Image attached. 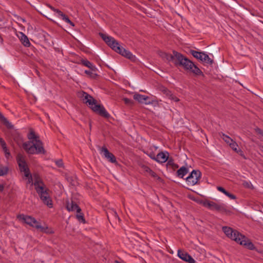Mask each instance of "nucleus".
<instances>
[{
  "label": "nucleus",
  "instance_id": "47",
  "mask_svg": "<svg viewBox=\"0 0 263 263\" xmlns=\"http://www.w3.org/2000/svg\"><path fill=\"white\" fill-rule=\"evenodd\" d=\"M236 153H238V154H239L240 156H242L244 158H245V159H246L245 156V155H244V154H243V152H242L241 150H240V149L238 150V151H237V152H236Z\"/></svg>",
  "mask_w": 263,
  "mask_h": 263
},
{
  "label": "nucleus",
  "instance_id": "54",
  "mask_svg": "<svg viewBox=\"0 0 263 263\" xmlns=\"http://www.w3.org/2000/svg\"><path fill=\"white\" fill-rule=\"evenodd\" d=\"M149 157L152 159V158H154V157H155L154 154H151L149 155Z\"/></svg>",
  "mask_w": 263,
  "mask_h": 263
},
{
  "label": "nucleus",
  "instance_id": "23",
  "mask_svg": "<svg viewBox=\"0 0 263 263\" xmlns=\"http://www.w3.org/2000/svg\"><path fill=\"white\" fill-rule=\"evenodd\" d=\"M58 16L60 17H61L63 21H64L65 22L69 24L71 26H74V24L72 22L68 17L64 14L61 11H60V12H59L58 13Z\"/></svg>",
  "mask_w": 263,
  "mask_h": 263
},
{
  "label": "nucleus",
  "instance_id": "25",
  "mask_svg": "<svg viewBox=\"0 0 263 263\" xmlns=\"http://www.w3.org/2000/svg\"><path fill=\"white\" fill-rule=\"evenodd\" d=\"M191 67H192V69H189V70L191 71L195 74H196V75H203L202 71L194 64V65L191 66Z\"/></svg>",
  "mask_w": 263,
  "mask_h": 263
},
{
  "label": "nucleus",
  "instance_id": "56",
  "mask_svg": "<svg viewBox=\"0 0 263 263\" xmlns=\"http://www.w3.org/2000/svg\"><path fill=\"white\" fill-rule=\"evenodd\" d=\"M261 148L263 149V145L261 146Z\"/></svg>",
  "mask_w": 263,
  "mask_h": 263
},
{
  "label": "nucleus",
  "instance_id": "5",
  "mask_svg": "<svg viewBox=\"0 0 263 263\" xmlns=\"http://www.w3.org/2000/svg\"><path fill=\"white\" fill-rule=\"evenodd\" d=\"M83 97L86 100V103L91 105V108L95 112L99 114L101 116L105 118H109L110 115L106 110L103 106L97 104V101L87 93L84 92Z\"/></svg>",
  "mask_w": 263,
  "mask_h": 263
},
{
  "label": "nucleus",
  "instance_id": "27",
  "mask_svg": "<svg viewBox=\"0 0 263 263\" xmlns=\"http://www.w3.org/2000/svg\"><path fill=\"white\" fill-rule=\"evenodd\" d=\"M175 52H178L174 50L173 51V54L167 53V55H166L165 59H166L168 62L173 61L174 62L175 60H176V56L175 55Z\"/></svg>",
  "mask_w": 263,
  "mask_h": 263
},
{
  "label": "nucleus",
  "instance_id": "31",
  "mask_svg": "<svg viewBox=\"0 0 263 263\" xmlns=\"http://www.w3.org/2000/svg\"><path fill=\"white\" fill-rule=\"evenodd\" d=\"M229 146L233 151L236 152H237V147L238 145L235 141H233L231 143H230Z\"/></svg>",
  "mask_w": 263,
  "mask_h": 263
},
{
  "label": "nucleus",
  "instance_id": "1",
  "mask_svg": "<svg viewBox=\"0 0 263 263\" xmlns=\"http://www.w3.org/2000/svg\"><path fill=\"white\" fill-rule=\"evenodd\" d=\"M28 138L32 140V145H30L31 142H25L23 144L24 149L30 154H45V151L43 147V142L40 140L39 136L36 135L33 130H31L28 135Z\"/></svg>",
  "mask_w": 263,
  "mask_h": 263
},
{
  "label": "nucleus",
  "instance_id": "43",
  "mask_svg": "<svg viewBox=\"0 0 263 263\" xmlns=\"http://www.w3.org/2000/svg\"><path fill=\"white\" fill-rule=\"evenodd\" d=\"M28 181L27 183L29 184H31L32 185H33L34 182L32 176H30V177H27Z\"/></svg>",
  "mask_w": 263,
  "mask_h": 263
},
{
  "label": "nucleus",
  "instance_id": "41",
  "mask_svg": "<svg viewBox=\"0 0 263 263\" xmlns=\"http://www.w3.org/2000/svg\"><path fill=\"white\" fill-rule=\"evenodd\" d=\"M168 98L171 100H174L175 102H178L179 101V99L176 96H174L172 93L171 94Z\"/></svg>",
  "mask_w": 263,
  "mask_h": 263
},
{
  "label": "nucleus",
  "instance_id": "28",
  "mask_svg": "<svg viewBox=\"0 0 263 263\" xmlns=\"http://www.w3.org/2000/svg\"><path fill=\"white\" fill-rule=\"evenodd\" d=\"M221 137L229 145H230V143H231L233 141V140L232 139H231L230 137L225 135L224 134L222 133Z\"/></svg>",
  "mask_w": 263,
  "mask_h": 263
},
{
  "label": "nucleus",
  "instance_id": "2",
  "mask_svg": "<svg viewBox=\"0 0 263 263\" xmlns=\"http://www.w3.org/2000/svg\"><path fill=\"white\" fill-rule=\"evenodd\" d=\"M222 231L229 238L235 240L238 243L245 246L250 250L255 249L254 244L250 239L237 230H233L230 227L225 226L222 227Z\"/></svg>",
  "mask_w": 263,
  "mask_h": 263
},
{
  "label": "nucleus",
  "instance_id": "16",
  "mask_svg": "<svg viewBox=\"0 0 263 263\" xmlns=\"http://www.w3.org/2000/svg\"><path fill=\"white\" fill-rule=\"evenodd\" d=\"M134 99L138 101L139 103H144L145 104H149L151 103L150 101H147L149 99V97L138 93H135L134 95Z\"/></svg>",
  "mask_w": 263,
  "mask_h": 263
},
{
  "label": "nucleus",
  "instance_id": "9",
  "mask_svg": "<svg viewBox=\"0 0 263 263\" xmlns=\"http://www.w3.org/2000/svg\"><path fill=\"white\" fill-rule=\"evenodd\" d=\"M16 161L21 172L29 168L24 156L21 154H18L17 155Z\"/></svg>",
  "mask_w": 263,
  "mask_h": 263
},
{
  "label": "nucleus",
  "instance_id": "30",
  "mask_svg": "<svg viewBox=\"0 0 263 263\" xmlns=\"http://www.w3.org/2000/svg\"><path fill=\"white\" fill-rule=\"evenodd\" d=\"M76 217H77V219L79 221H81L82 222H83V223H85L86 222L85 221V218L84 217V215L81 212H80V213H77V214L76 215Z\"/></svg>",
  "mask_w": 263,
  "mask_h": 263
},
{
  "label": "nucleus",
  "instance_id": "18",
  "mask_svg": "<svg viewBox=\"0 0 263 263\" xmlns=\"http://www.w3.org/2000/svg\"><path fill=\"white\" fill-rule=\"evenodd\" d=\"M80 63L83 66L87 67L92 71H96L97 70L96 66L93 65L87 59H81Z\"/></svg>",
  "mask_w": 263,
  "mask_h": 263
},
{
  "label": "nucleus",
  "instance_id": "40",
  "mask_svg": "<svg viewBox=\"0 0 263 263\" xmlns=\"http://www.w3.org/2000/svg\"><path fill=\"white\" fill-rule=\"evenodd\" d=\"M47 6L51 9L52 10V11H53L54 12H55L57 14L59 13V12H60V10L58 9H55L54 7H53V6H52L51 5H50V4H47Z\"/></svg>",
  "mask_w": 263,
  "mask_h": 263
},
{
  "label": "nucleus",
  "instance_id": "22",
  "mask_svg": "<svg viewBox=\"0 0 263 263\" xmlns=\"http://www.w3.org/2000/svg\"><path fill=\"white\" fill-rule=\"evenodd\" d=\"M41 200L43 201V202L48 206L49 208L52 207V201L50 197V196H41L40 197Z\"/></svg>",
  "mask_w": 263,
  "mask_h": 263
},
{
  "label": "nucleus",
  "instance_id": "20",
  "mask_svg": "<svg viewBox=\"0 0 263 263\" xmlns=\"http://www.w3.org/2000/svg\"><path fill=\"white\" fill-rule=\"evenodd\" d=\"M19 38L22 43L25 47H29L30 46V43L29 41L28 37L23 33L21 32Z\"/></svg>",
  "mask_w": 263,
  "mask_h": 263
},
{
  "label": "nucleus",
  "instance_id": "44",
  "mask_svg": "<svg viewBox=\"0 0 263 263\" xmlns=\"http://www.w3.org/2000/svg\"><path fill=\"white\" fill-rule=\"evenodd\" d=\"M217 189L219 191L223 193L224 194H226L227 192L223 187L221 186H217Z\"/></svg>",
  "mask_w": 263,
  "mask_h": 263
},
{
  "label": "nucleus",
  "instance_id": "46",
  "mask_svg": "<svg viewBox=\"0 0 263 263\" xmlns=\"http://www.w3.org/2000/svg\"><path fill=\"white\" fill-rule=\"evenodd\" d=\"M124 101L125 102V104H130L131 102H132V100L128 99V98H124Z\"/></svg>",
  "mask_w": 263,
  "mask_h": 263
},
{
  "label": "nucleus",
  "instance_id": "15",
  "mask_svg": "<svg viewBox=\"0 0 263 263\" xmlns=\"http://www.w3.org/2000/svg\"><path fill=\"white\" fill-rule=\"evenodd\" d=\"M34 179V183L33 185L35 187V190L37 189L38 187H41L45 185V183H44L43 180L40 177V175L37 174H33V178Z\"/></svg>",
  "mask_w": 263,
  "mask_h": 263
},
{
  "label": "nucleus",
  "instance_id": "24",
  "mask_svg": "<svg viewBox=\"0 0 263 263\" xmlns=\"http://www.w3.org/2000/svg\"><path fill=\"white\" fill-rule=\"evenodd\" d=\"M190 52L196 59L200 60V61H202L203 52H199L194 50H191Z\"/></svg>",
  "mask_w": 263,
  "mask_h": 263
},
{
  "label": "nucleus",
  "instance_id": "39",
  "mask_svg": "<svg viewBox=\"0 0 263 263\" xmlns=\"http://www.w3.org/2000/svg\"><path fill=\"white\" fill-rule=\"evenodd\" d=\"M57 165L59 167H62L63 166V163L62 159H59L55 161Z\"/></svg>",
  "mask_w": 263,
  "mask_h": 263
},
{
  "label": "nucleus",
  "instance_id": "32",
  "mask_svg": "<svg viewBox=\"0 0 263 263\" xmlns=\"http://www.w3.org/2000/svg\"><path fill=\"white\" fill-rule=\"evenodd\" d=\"M161 91L168 97H169V96L172 93V92L168 89L164 87H162L161 88Z\"/></svg>",
  "mask_w": 263,
  "mask_h": 263
},
{
  "label": "nucleus",
  "instance_id": "3",
  "mask_svg": "<svg viewBox=\"0 0 263 263\" xmlns=\"http://www.w3.org/2000/svg\"><path fill=\"white\" fill-rule=\"evenodd\" d=\"M99 35L103 40L116 52L132 60L135 59V57L129 51L122 47L114 37L101 32L99 33Z\"/></svg>",
  "mask_w": 263,
  "mask_h": 263
},
{
  "label": "nucleus",
  "instance_id": "35",
  "mask_svg": "<svg viewBox=\"0 0 263 263\" xmlns=\"http://www.w3.org/2000/svg\"><path fill=\"white\" fill-rule=\"evenodd\" d=\"M22 172L24 173V176L27 178L28 177H30V176H32V175L30 173L29 168H27L25 170V171H23Z\"/></svg>",
  "mask_w": 263,
  "mask_h": 263
},
{
  "label": "nucleus",
  "instance_id": "10",
  "mask_svg": "<svg viewBox=\"0 0 263 263\" xmlns=\"http://www.w3.org/2000/svg\"><path fill=\"white\" fill-rule=\"evenodd\" d=\"M101 153H103L104 157L110 162L113 163H117L115 156L107 148L104 146L101 148Z\"/></svg>",
  "mask_w": 263,
  "mask_h": 263
},
{
  "label": "nucleus",
  "instance_id": "14",
  "mask_svg": "<svg viewBox=\"0 0 263 263\" xmlns=\"http://www.w3.org/2000/svg\"><path fill=\"white\" fill-rule=\"evenodd\" d=\"M66 208L69 211H76L77 213H80L81 211V208L72 200L70 202H67L66 203Z\"/></svg>",
  "mask_w": 263,
  "mask_h": 263
},
{
  "label": "nucleus",
  "instance_id": "52",
  "mask_svg": "<svg viewBox=\"0 0 263 263\" xmlns=\"http://www.w3.org/2000/svg\"><path fill=\"white\" fill-rule=\"evenodd\" d=\"M89 126L90 130H91V121H90L89 123Z\"/></svg>",
  "mask_w": 263,
  "mask_h": 263
},
{
  "label": "nucleus",
  "instance_id": "26",
  "mask_svg": "<svg viewBox=\"0 0 263 263\" xmlns=\"http://www.w3.org/2000/svg\"><path fill=\"white\" fill-rule=\"evenodd\" d=\"M203 57H202V61L201 62H204L206 64L212 65L214 63L213 60L211 59L209 56L204 52H203Z\"/></svg>",
  "mask_w": 263,
  "mask_h": 263
},
{
  "label": "nucleus",
  "instance_id": "13",
  "mask_svg": "<svg viewBox=\"0 0 263 263\" xmlns=\"http://www.w3.org/2000/svg\"><path fill=\"white\" fill-rule=\"evenodd\" d=\"M169 154L167 152H160L158 153L156 157H154L152 158V159L156 161L159 163H164L165 162L168 158Z\"/></svg>",
  "mask_w": 263,
  "mask_h": 263
},
{
  "label": "nucleus",
  "instance_id": "37",
  "mask_svg": "<svg viewBox=\"0 0 263 263\" xmlns=\"http://www.w3.org/2000/svg\"><path fill=\"white\" fill-rule=\"evenodd\" d=\"M141 168L143 169V171H144L145 172H147V173H148L152 170L148 166H147L146 165H142L141 166Z\"/></svg>",
  "mask_w": 263,
  "mask_h": 263
},
{
  "label": "nucleus",
  "instance_id": "48",
  "mask_svg": "<svg viewBox=\"0 0 263 263\" xmlns=\"http://www.w3.org/2000/svg\"><path fill=\"white\" fill-rule=\"evenodd\" d=\"M167 53H166V52H161V53L160 54V57L163 58V59H165L166 58V56L167 55Z\"/></svg>",
  "mask_w": 263,
  "mask_h": 263
},
{
  "label": "nucleus",
  "instance_id": "55",
  "mask_svg": "<svg viewBox=\"0 0 263 263\" xmlns=\"http://www.w3.org/2000/svg\"><path fill=\"white\" fill-rule=\"evenodd\" d=\"M115 263H120V262L117 260H116V261H115Z\"/></svg>",
  "mask_w": 263,
  "mask_h": 263
},
{
  "label": "nucleus",
  "instance_id": "53",
  "mask_svg": "<svg viewBox=\"0 0 263 263\" xmlns=\"http://www.w3.org/2000/svg\"><path fill=\"white\" fill-rule=\"evenodd\" d=\"M259 133L263 136V130L259 129Z\"/></svg>",
  "mask_w": 263,
  "mask_h": 263
},
{
  "label": "nucleus",
  "instance_id": "4",
  "mask_svg": "<svg viewBox=\"0 0 263 263\" xmlns=\"http://www.w3.org/2000/svg\"><path fill=\"white\" fill-rule=\"evenodd\" d=\"M17 218L24 220L26 224L35 228L41 232L46 234H52L53 233V231L46 225L42 226L41 222L37 221L34 218L31 216L21 214L17 216Z\"/></svg>",
  "mask_w": 263,
  "mask_h": 263
},
{
  "label": "nucleus",
  "instance_id": "7",
  "mask_svg": "<svg viewBox=\"0 0 263 263\" xmlns=\"http://www.w3.org/2000/svg\"><path fill=\"white\" fill-rule=\"evenodd\" d=\"M175 53L176 60H175L174 64L175 66L183 67L185 70H187L192 69L191 66L194 65V63L191 61L179 52H175Z\"/></svg>",
  "mask_w": 263,
  "mask_h": 263
},
{
  "label": "nucleus",
  "instance_id": "33",
  "mask_svg": "<svg viewBox=\"0 0 263 263\" xmlns=\"http://www.w3.org/2000/svg\"><path fill=\"white\" fill-rule=\"evenodd\" d=\"M242 185L244 187L248 188V189H251L253 187L252 184L250 182H248L247 181H243L242 182Z\"/></svg>",
  "mask_w": 263,
  "mask_h": 263
},
{
  "label": "nucleus",
  "instance_id": "42",
  "mask_svg": "<svg viewBox=\"0 0 263 263\" xmlns=\"http://www.w3.org/2000/svg\"><path fill=\"white\" fill-rule=\"evenodd\" d=\"M225 195L226 196H227L228 197H229V198H230L231 199H236V196L234 195L231 194L230 193L228 192V191L227 192L226 194H225Z\"/></svg>",
  "mask_w": 263,
  "mask_h": 263
},
{
  "label": "nucleus",
  "instance_id": "8",
  "mask_svg": "<svg viewBox=\"0 0 263 263\" xmlns=\"http://www.w3.org/2000/svg\"><path fill=\"white\" fill-rule=\"evenodd\" d=\"M201 177V172L198 170H194L190 174L189 176L185 178V180L187 185L192 186L199 183Z\"/></svg>",
  "mask_w": 263,
  "mask_h": 263
},
{
  "label": "nucleus",
  "instance_id": "19",
  "mask_svg": "<svg viewBox=\"0 0 263 263\" xmlns=\"http://www.w3.org/2000/svg\"><path fill=\"white\" fill-rule=\"evenodd\" d=\"M188 172L189 169L186 167L183 166L177 171V176L180 178H183L184 176L186 175Z\"/></svg>",
  "mask_w": 263,
  "mask_h": 263
},
{
  "label": "nucleus",
  "instance_id": "45",
  "mask_svg": "<svg viewBox=\"0 0 263 263\" xmlns=\"http://www.w3.org/2000/svg\"><path fill=\"white\" fill-rule=\"evenodd\" d=\"M85 73L88 75H89L90 77H94L93 76V73H92V71L90 70H86L85 71Z\"/></svg>",
  "mask_w": 263,
  "mask_h": 263
},
{
  "label": "nucleus",
  "instance_id": "6",
  "mask_svg": "<svg viewBox=\"0 0 263 263\" xmlns=\"http://www.w3.org/2000/svg\"><path fill=\"white\" fill-rule=\"evenodd\" d=\"M200 203L211 210H215L218 212L226 214L230 212V211L228 209V206L222 203H217L212 201L204 200H202Z\"/></svg>",
  "mask_w": 263,
  "mask_h": 263
},
{
  "label": "nucleus",
  "instance_id": "21",
  "mask_svg": "<svg viewBox=\"0 0 263 263\" xmlns=\"http://www.w3.org/2000/svg\"><path fill=\"white\" fill-rule=\"evenodd\" d=\"M0 120L3 124L9 129H12L13 125L5 118L3 115L0 112Z\"/></svg>",
  "mask_w": 263,
  "mask_h": 263
},
{
  "label": "nucleus",
  "instance_id": "36",
  "mask_svg": "<svg viewBox=\"0 0 263 263\" xmlns=\"http://www.w3.org/2000/svg\"><path fill=\"white\" fill-rule=\"evenodd\" d=\"M0 145L2 149L7 147L6 143L2 138H0Z\"/></svg>",
  "mask_w": 263,
  "mask_h": 263
},
{
  "label": "nucleus",
  "instance_id": "11",
  "mask_svg": "<svg viewBox=\"0 0 263 263\" xmlns=\"http://www.w3.org/2000/svg\"><path fill=\"white\" fill-rule=\"evenodd\" d=\"M106 215L110 223H111V222H116L117 221H119L120 220L116 211L113 209H108L106 211Z\"/></svg>",
  "mask_w": 263,
  "mask_h": 263
},
{
  "label": "nucleus",
  "instance_id": "38",
  "mask_svg": "<svg viewBox=\"0 0 263 263\" xmlns=\"http://www.w3.org/2000/svg\"><path fill=\"white\" fill-rule=\"evenodd\" d=\"M4 152L5 153V155L6 158H9L10 156V153L9 152V151L7 148V147H6L5 148L3 149Z\"/></svg>",
  "mask_w": 263,
  "mask_h": 263
},
{
  "label": "nucleus",
  "instance_id": "50",
  "mask_svg": "<svg viewBox=\"0 0 263 263\" xmlns=\"http://www.w3.org/2000/svg\"><path fill=\"white\" fill-rule=\"evenodd\" d=\"M4 186L3 184H0V192H2L4 191Z\"/></svg>",
  "mask_w": 263,
  "mask_h": 263
},
{
  "label": "nucleus",
  "instance_id": "17",
  "mask_svg": "<svg viewBox=\"0 0 263 263\" xmlns=\"http://www.w3.org/2000/svg\"><path fill=\"white\" fill-rule=\"evenodd\" d=\"M36 193L38 194L39 197L46 196L49 195V190L46 187L45 185L38 187L37 189H35Z\"/></svg>",
  "mask_w": 263,
  "mask_h": 263
},
{
  "label": "nucleus",
  "instance_id": "51",
  "mask_svg": "<svg viewBox=\"0 0 263 263\" xmlns=\"http://www.w3.org/2000/svg\"><path fill=\"white\" fill-rule=\"evenodd\" d=\"M172 167L174 168H178V165L177 164H174L173 165H172Z\"/></svg>",
  "mask_w": 263,
  "mask_h": 263
},
{
  "label": "nucleus",
  "instance_id": "29",
  "mask_svg": "<svg viewBox=\"0 0 263 263\" xmlns=\"http://www.w3.org/2000/svg\"><path fill=\"white\" fill-rule=\"evenodd\" d=\"M66 179L68 182L70 183L72 185H75V183L76 182L75 177L72 176H66Z\"/></svg>",
  "mask_w": 263,
  "mask_h": 263
},
{
  "label": "nucleus",
  "instance_id": "12",
  "mask_svg": "<svg viewBox=\"0 0 263 263\" xmlns=\"http://www.w3.org/2000/svg\"><path fill=\"white\" fill-rule=\"evenodd\" d=\"M178 257L184 261L189 263H195V260L193 257L186 252L179 250L178 251Z\"/></svg>",
  "mask_w": 263,
  "mask_h": 263
},
{
  "label": "nucleus",
  "instance_id": "49",
  "mask_svg": "<svg viewBox=\"0 0 263 263\" xmlns=\"http://www.w3.org/2000/svg\"><path fill=\"white\" fill-rule=\"evenodd\" d=\"M174 164V163L173 162V160H169L167 162V165H170V166H172Z\"/></svg>",
  "mask_w": 263,
  "mask_h": 263
},
{
  "label": "nucleus",
  "instance_id": "34",
  "mask_svg": "<svg viewBox=\"0 0 263 263\" xmlns=\"http://www.w3.org/2000/svg\"><path fill=\"white\" fill-rule=\"evenodd\" d=\"M149 174L152 176L153 177L157 179V180H161V178L159 177L156 173H155L152 170L151 171V172L149 173Z\"/></svg>",
  "mask_w": 263,
  "mask_h": 263
}]
</instances>
